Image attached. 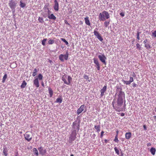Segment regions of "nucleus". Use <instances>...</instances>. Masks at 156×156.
I'll use <instances>...</instances> for the list:
<instances>
[{
	"label": "nucleus",
	"mask_w": 156,
	"mask_h": 156,
	"mask_svg": "<svg viewBox=\"0 0 156 156\" xmlns=\"http://www.w3.org/2000/svg\"><path fill=\"white\" fill-rule=\"evenodd\" d=\"M131 133L130 132L126 133L125 134V137L127 139H129L131 136Z\"/></svg>",
	"instance_id": "nucleus-17"
},
{
	"label": "nucleus",
	"mask_w": 156,
	"mask_h": 156,
	"mask_svg": "<svg viewBox=\"0 0 156 156\" xmlns=\"http://www.w3.org/2000/svg\"><path fill=\"white\" fill-rule=\"evenodd\" d=\"M65 23H67V22H66L65 21Z\"/></svg>",
	"instance_id": "nucleus-61"
},
{
	"label": "nucleus",
	"mask_w": 156,
	"mask_h": 156,
	"mask_svg": "<svg viewBox=\"0 0 156 156\" xmlns=\"http://www.w3.org/2000/svg\"><path fill=\"white\" fill-rule=\"evenodd\" d=\"M96 29H97V30H98L97 28H96Z\"/></svg>",
	"instance_id": "nucleus-62"
},
{
	"label": "nucleus",
	"mask_w": 156,
	"mask_h": 156,
	"mask_svg": "<svg viewBox=\"0 0 156 156\" xmlns=\"http://www.w3.org/2000/svg\"><path fill=\"white\" fill-rule=\"evenodd\" d=\"M114 141L118 143L119 140L118 139V136H117V135H116V136H115V139H114Z\"/></svg>",
	"instance_id": "nucleus-38"
},
{
	"label": "nucleus",
	"mask_w": 156,
	"mask_h": 156,
	"mask_svg": "<svg viewBox=\"0 0 156 156\" xmlns=\"http://www.w3.org/2000/svg\"><path fill=\"white\" fill-rule=\"evenodd\" d=\"M68 54L67 53L66 54L64 55V58L65 60H67L68 59Z\"/></svg>",
	"instance_id": "nucleus-36"
},
{
	"label": "nucleus",
	"mask_w": 156,
	"mask_h": 156,
	"mask_svg": "<svg viewBox=\"0 0 156 156\" xmlns=\"http://www.w3.org/2000/svg\"><path fill=\"white\" fill-rule=\"evenodd\" d=\"M107 85H105L103 88L101 89L100 90L101 94L100 96L101 97L103 96L104 95V93L106 92L107 90Z\"/></svg>",
	"instance_id": "nucleus-13"
},
{
	"label": "nucleus",
	"mask_w": 156,
	"mask_h": 156,
	"mask_svg": "<svg viewBox=\"0 0 156 156\" xmlns=\"http://www.w3.org/2000/svg\"><path fill=\"white\" fill-rule=\"evenodd\" d=\"M136 46L137 48L139 50H140L141 49V48L140 45L138 44L137 43L136 44Z\"/></svg>",
	"instance_id": "nucleus-39"
},
{
	"label": "nucleus",
	"mask_w": 156,
	"mask_h": 156,
	"mask_svg": "<svg viewBox=\"0 0 156 156\" xmlns=\"http://www.w3.org/2000/svg\"><path fill=\"white\" fill-rule=\"evenodd\" d=\"M76 133L75 131H73L70 135L69 137V141L70 142H72L74 141L76 138Z\"/></svg>",
	"instance_id": "nucleus-6"
},
{
	"label": "nucleus",
	"mask_w": 156,
	"mask_h": 156,
	"mask_svg": "<svg viewBox=\"0 0 156 156\" xmlns=\"http://www.w3.org/2000/svg\"><path fill=\"white\" fill-rule=\"evenodd\" d=\"M147 39H146L144 41V44H145L147 43Z\"/></svg>",
	"instance_id": "nucleus-46"
},
{
	"label": "nucleus",
	"mask_w": 156,
	"mask_h": 156,
	"mask_svg": "<svg viewBox=\"0 0 156 156\" xmlns=\"http://www.w3.org/2000/svg\"><path fill=\"white\" fill-rule=\"evenodd\" d=\"M118 133H119V131L118 130H117L116 131V135H117V136H118Z\"/></svg>",
	"instance_id": "nucleus-56"
},
{
	"label": "nucleus",
	"mask_w": 156,
	"mask_h": 156,
	"mask_svg": "<svg viewBox=\"0 0 156 156\" xmlns=\"http://www.w3.org/2000/svg\"><path fill=\"white\" fill-rule=\"evenodd\" d=\"M120 115L121 116H123L124 115V114L123 113H122Z\"/></svg>",
	"instance_id": "nucleus-53"
},
{
	"label": "nucleus",
	"mask_w": 156,
	"mask_h": 156,
	"mask_svg": "<svg viewBox=\"0 0 156 156\" xmlns=\"http://www.w3.org/2000/svg\"><path fill=\"white\" fill-rule=\"evenodd\" d=\"M152 36L154 37H156V30L154 31L152 33Z\"/></svg>",
	"instance_id": "nucleus-40"
},
{
	"label": "nucleus",
	"mask_w": 156,
	"mask_h": 156,
	"mask_svg": "<svg viewBox=\"0 0 156 156\" xmlns=\"http://www.w3.org/2000/svg\"><path fill=\"white\" fill-rule=\"evenodd\" d=\"M150 151L152 155H154L155 154L156 149L154 148L151 147L150 150Z\"/></svg>",
	"instance_id": "nucleus-20"
},
{
	"label": "nucleus",
	"mask_w": 156,
	"mask_h": 156,
	"mask_svg": "<svg viewBox=\"0 0 156 156\" xmlns=\"http://www.w3.org/2000/svg\"><path fill=\"white\" fill-rule=\"evenodd\" d=\"M24 136L25 140L28 142L30 141L32 139V136L31 133L29 132H26L25 133L24 135Z\"/></svg>",
	"instance_id": "nucleus-7"
},
{
	"label": "nucleus",
	"mask_w": 156,
	"mask_h": 156,
	"mask_svg": "<svg viewBox=\"0 0 156 156\" xmlns=\"http://www.w3.org/2000/svg\"><path fill=\"white\" fill-rule=\"evenodd\" d=\"M98 18L100 20L104 21L110 18V15L108 12L104 11L99 13Z\"/></svg>",
	"instance_id": "nucleus-2"
},
{
	"label": "nucleus",
	"mask_w": 156,
	"mask_h": 156,
	"mask_svg": "<svg viewBox=\"0 0 156 156\" xmlns=\"http://www.w3.org/2000/svg\"><path fill=\"white\" fill-rule=\"evenodd\" d=\"M94 35L97 37L100 41H102L103 40V38L101 37L99 32L95 30L94 31Z\"/></svg>",
	"instance_id": "nucleus-8"
},
{
	"label": "nucleus",
	"mask_w": 156,
	"mask_h": 156,
	"mask_svg": "<svg viewBox=\"0 0 156 156\" xmlns=\"http://www.w3.org/2000/svg\"><path fill=\"white\" fill-rule=\"evenodd\" d=\"M8 150L7 148L5 147H4L3 149V153L5 156H7L8 155Z\"/></svg>",
	"instance_id": "nucleus-18"
},
{
	"label": "nucleus",
	"mask_w": 156,
	"mask_h": 156,
	"mask_svg": "<svg viewBox=\"0 0 156 156\" xmlns=\"http://www.w3.org/2000/svg\"><path fill=\"white\" fill-rule=\"evenodd\" d=\"M33 151L34 152V153L37 156H38V152L36 148H34L33 149Z\"/></svg>",
	"instance_id": "nucleus-30"
},
{
	"label": "nucleus",
	"mask_w": 156,
	"mask_h": 156,
	"mask_svg": "<svg viewBox=\"0 0 156 156\" xmlns=\"http://www.w3.org/2000/svg\"><path fill=\"white\" fill-rule=\"evenodd\" d=\"M61 40L65 43L66 45H68L69 44L68 42L64 38H61Z\"/></svg>",
	"instance_id": "nucleus-34"
},
{
	"label": "nucleus",
	"mask_w": 156,
	"mask_h": 156,
	"mask_svg": "<svg viewBox=\"0 0 156 156\" xmlns=\"http://www.w3.org/2000/svg\"><path fill=\"white\" fill-rule=\"evenodd\" d=\"M48 90L49 91V93L50 95V98H51L52 97L53 94V91L52 89L50 87L48 88Z\"/></svg>",
	"instance_id": "nucleus-19"
},
{
	"label": "nucleus",
	"mask_w": 156,
	"mask_h": 156,
	"mask_svg": "<svg viewBox=\"0 0 156 156\" xmlns=\"http://www.w3.org/2000/svg\"><path fill=\"white\" fill-rule=\"evenodd\" d=\"M114 150L115 152V153L118 154L119 155V151L116 147H115L114 148Z\"/></svg>",
	"instance_id": "nucleus-35"
},
{
	"label": "nucleus",
	"mask_w": 156,
	"mask_h": 156,
	"mask_svg": "<svg viewBox=\"0 0 156 156\" xmlns=\"http://www.w3.org/2000/svg\"><path fill=\"white\" fill-rule=\"evenodd\" d=\"M122 82L124 84H126V85H129L131 84V83L129 81H126L124 80H123Z\"/></svg>",
	"instance_id": "nucleus-29"
},
{
	"label": "nucleus",
	"mask_w": 156,
	"mask_h": 156,
	"mask_svg": "<svg viewBox=\"0 0 156 156\" xmlns=\"http://www.w3.org/2000/svg\"><path fill=\"white\" fill-rule=\"evenodd\" d=\"M72 80V78L69 76L64 75L62 77V80L64 81V83L69 85L71 82V81Z\"/></svg>",
	"instance_id": "nucleus-4"
},
{
	"label": "nucleus",
	"mask_w": 156,
	"mask_h": 156,
	"mask_svg": "<svg viewBox=\"0 0 156 156\" xmlns=\"http://www.w3.org/2000/svg\"><path fill=\"white\" fill-rule=\"evenodd\" d=\"M16 3L15 1L12 0H11L9 2V5L10 8L12 10H14V12L15 11V9L16 8Z\"/></svg>",
	"instance_id": "nucleus-5"
},
{
	"label": "nucleus",
	"mask_w": 156,
	"mask_h": 156,
	"mask_svg": "<svg viewBox=\"0 0 156 156\" xmlns=\"http://www.w3.org/2000/svg\"><path fill=\"white\" fill-rule=\"evenodd\" d=\"M154 110H155V112H156V108H155Z\"/></svg>",
	"instance_id": "nucleus-59"
},
{
	"label": "nucleus",
	"mask_w": 156,
	"mask_h": 156,
	"mask_svg": "<svg viewBox=\"0 0 156 156\" xmlns=\"http://www.w3.org/2000/svg\"><path fill=\"white\" fill-rule=\"evenodd\" d=\"M140 33L139 32H138L137 34V39L139 40H140Z\"/></svg>",
	"instance_id": "nucleus-41"
},
{
	"label": "nucleus",
	"mask_w": 156,
	"mask_h": 156,
	"mask_svg": "<svg viewBox=\"0 0 156 156\" xmlns=\"http://www.w3.org/2000/svg\"><path fill=\"white\" fill-rule=\"evenodd\" d=\"M64 55L63 54H61L59 55V60L61 61H64Z\"/></svg>",
	"instance_id": "nucleus-23"
},
{
	"label": "nucleus",
	"mask_w": 156,
	"mask_h": 156,
	"mask_svg": "<svg viewBox=\"0 0 156 156\" xmlns=\"http://www.w3.org/2000/svg\"><path fill=\"white\" fill-rule=\"evenodd\" d=\"M48 17L50 19L53 20H55L56 19V17L52 13L49 15H48Z\"/></svg>",
	"instance_id": "nucleus-15"
},
{
	"label": "nucleus",
	"mask_w": 156,
	"mask_h": 156,
	"mask_svg": "<svg viewBox=\"0 0 156 156\" xmlns=\"http://www.w3.org/2000/svg\"><path fill=\"white\" fill-rule=\"evenodd\" d=\"M67 24H69L68 23H67Z\"/></svg>",
	"instance_id": "nucleus-60"
},
{
	"label": "nucleus",
	"mask_w": 156,
	"mask_h": 156,
	"mask_svg": "<svg viewBox=\"0 0 156 156\" xmlns=\"http://www.w3.org/2000/svg\"><path fill=\"white\" fill-rule=\"evenodd\" d=\"M62 101V99L61 98H58L56 100V101L57 102L61 103Z\"/></svg>",
	"instance_id": "nucleus-37"
},
{
	"label": "nucleus",
	"mask_w": 156,
	"mask_h": 156,
	"mask_svg": "<svg viewBox=\"0 0 156 156\" xmlns=\"http://www.w3.org/2000/svg\"><path fill=\"white\" fill-rule=\"evenodd\" d=\"M73 127H74V128H75V127H74V126L75 125H76V123H75V122H73Z\"/></svg>",
	"instance_id": "nucleus-54"
},
{
	"label": "nucleus",
	"mask_w": 156,
	"mask_h": 156,
	"mask_svg": "<svg viewBox=\"0 0 156 156\" xmlns=\"http://www.w3.org/2000/svg\"><path fill=\"white\" fill-rule=\"evenodd\" d=\"M145 47L147 49H149L151 48V45L149 43H147L145 44Z\"/></svg>",
	"instance_id": "nucleus-24"
},
{
	"label": "nucleus",
	"mask_w": 156,
	"mask_h": 156,
	"mask_svg": "<svg viewBox=\"0 0 156 156\" xmlns=\"http://www.w3.org/2000/svg\"><path fill=\"white\" fill-rule=\"evenodd\" d=\"M129 81L130 83H132L133 81V78L132 77H130L129 78Z\"/></svg>",
	"instance_id": "nucleus-42"
},
{
	"label": "nucleus",
	"mask_w": 156,
	"mask_h": 156,
	"mask_svg": "<svg viewBox=\"0 0 156 156\" xmlns=\"http://www.w3.org/2000/svg\"><path fill=\"white\" fill-rule=\"evenodd\" d=\"M38 150L39 151L40 153L42 155H44L47 152L46 150L44 149L42 147L38 148Z\"/></svg>",
	"instance_id": "nucleus-14"
},
{
	"label": "nucleus",
	"mask_w": 156,
	"mask_h": 156,
	"mask_svg": "<svg viewBox=\"0 0 156 156\" xmlns=\"http://www.w3.org/2000/svg\"><path fill=\"white\" fill-rule=\"evenodd\" d=\"M132 86L133 87H136L137 84L135 83H133Z\"/></svg>",
	"instance_id": "nucleus-45"
},
{
	"label": "nucleus",
	"mask_w": 156,
	"mask_h": 156,
	"mask_svg": "<svg viewBox=\"0 0 156 156\" xmlns=\"http://www.w3.org/2000/svg\"><path fill=\"white\" fill-rule=\"evenodd\" d=\"M107 140H105V143H107Z\"/></svg>",
	"instance_id": "nucleus-57"
},
{
	"label": "nucleus",
	"mask_w": 156,
	"mask_h": 156,
	"mask_svg": "<svg viewBox=\"0 0 156 156\" xmlns=\"http://www.w3.org/2000/svg\"><path fill=\"white\" fill-rule=\"evenodd\" d=\"M151 145V144L150 143H148L147 144V145L148 147L150 146Z\"/></svg>",
	"instance_id": "nucleus-52"
},
{
	"label": "nucleus",
	"mask_w": 156,
	"mask_h": 156,
	"mask_svg": "<svg viewBox=\"0 0 156 156\" xmlns=\"http://www.w3.org/2000/svg\"><path fill=\"white\" fill-rule=\"evenodd\" d=\"M104 25L105 26L107 27L110 24V21H105L104 23Z\"/></svg>",
	"instance_id": "nucleus-25"
},
{
	"label": "nucleus",
	"mask_w": 156,
	"mask_h": 156,
	"mask_svg": "<svg viewBox=\"0 0 156 156\" xmlns=\"http://www.w3.org/2000/svg\"><path fill=\"white\" fill-rule=\"evenodd\" d=\"M27 83L25 80H24L21 85L20 87L21 88H24L26 85H27Z\"/></svg>",
	"instance_id": "nucleus-21"
},
{
	"label": "nucleus",
	"mask_w": 156,
	"mask_h": 156,
	"mask_svg": "<svg viewBox=\"0 0 156 156\" xmlns=\"http://www.w3.org/2000/svg\"><path fill=\"white\" fill-rule=\"evenodd\" d=\"M84 78L86 79H88L89 78V77H88V76L86 75H85L84 76Z\"/></svg>",
	"instance_id": "nucleus-43"
},
{
	"label": "nucleus",
	"mask_w": 156,
	"mask_h": 156,
	"mask_svg": "<svg viewBox=\"0 0 156 156\" xmlns=\"http://www.w3.org/2000/svg\"><path fill=\"white\" fill-rule=\"evenodd\" d=\"M38 72V70L36 69H35L34 71L33 72V73L32 76H35L37 74V73Z\"/></svg>",
	"instance_id": "nucleus-27"
},
{
	"label": "nucleus",
	"mask_w": 156,
	"mask_h": 156,
	"mask_svg": "<svg viewBox=\"0 0 156 156\" xmlns=\"http://www.w3.org/2000/svg\"><path fill=\"white\" fill-rule=\"evenodd\" d=\"M55 41L53 40L50 39L48 42V43L49 44H53L54 43Z\"/></svg>",
	"instance_id": "nucleus-32"
},
{
	"label": "nucleus",
	"mask_w": 156,
	"mask_h": 156,
	"mask_svg": "<svg viewBox=\"0 0 156 156\" xmlns=\"http://www.w3.org/2000/svg\"><path fill=\"white\" fill-rule=\"evenodd\" d=\"M43 78V76L41 74H39L38 76V77L36 78L33 81V83L36 87H39V82L38 80H42Z\"/></svg>",
	"instance_id": "nucleus-3"
},
{
	"label": "nucleus",
	"mask_w": 156,
	"mask_h": 156,
	"mask_svg": "<svg viewBox=\"0 0 156 156\" xmlns=\"http://www.w3.org/2000/svg\"><path fill=\"white\" fill-rule=\"evenodd\" d=\"M20 6L22 8L24 7L26 5V4L25 3H23L22 1H20Z\"/></svg>",
	"instance_id": "nucleus-26"
},
{
	"label": "nucleus",
	"mask_w": 156,
	"mask_h": 156,
	"mask_svg": "<svg viewBox=\"0 0 156 156\" xmlns=\"http://www.w3.org/2000/svg\"><path fill=\"white\" fill-rule=\"evenodd\" d=\"M120 15L122 17H123L124 16V14L123 12H121L120 13Z\"/></svg>",
	"instance_id": "nucleus-47"
},
{
	"label": "nucleus",
	"mask_w": 156,
	"mask_h": 156,
	"mask_svg": "<svg viewBox=\"0 0 156 156\" xmlns=\"http://www.w3.org/2000/svg\"><path fill=\"white\" fill-rule=\"evenodd\" d=\"M54 5L53 6V8L55 11H58L59 10V5L58 2L57 0H55Z\"/></svg>",
	"instance_id": "nucleus-12"
},
{
	"label": "nucleus",
	"mask_w": 156,
	"mask_h": 156,
	"mask_svg": "<svg viewBox=\"0 0 156 156\" xmlns=\"http://www.w3.org/2000/svg\"><path fill=\"white\" fill-rule=\"evenodd\" d=\"M96 136V135L94 133L92 135V137H93V138L94 139Z\"/></svg>",
	"instance_id": "nucleus-50"
},
{
	"label": "nucleus",
	"mask_w": 156,
	"mask_h": 156,
	"mask_svg": "<svg viewBox=\"0 0 156 156\" xmlns=\"http://www.w3.org/2000/svg\"><path fill=\"white\" fill-rule=\"evenodd\" d=\"M47 40V38H45L42 41H41V43H42V44L43 45V46H45V42Z\"/></svg>",
	"instance_id": "nucleus-33"
},
{
	"label": "nucleus",
	"mask_w": 156,
	"mask_h": 156,
	"mask_svg": "<svg viewBox=\"0 0 156 156\" xmlns=\"http://www.w3.org/2000/svg\"><path fill=\"white\" fill-rule=\"evenodd\" d=\"M143 127H144V130H146V129H146V126L145 125H144L143 126Z\"/></svg>",
	"instance_id": "nucleus-49"
},
{
	"label": "nucleus",
	"mask_w": 156,
	"mask_h": 156,
	"mask_svg": "<svg viewBox=\"0 0 156 156\" xmlns=\"http://www.w3.org/2000/svg\"><path fill=\"white\" fill-rule=\"evenodd\" d=\"M94 128L97 130V131L98 132H99L100 130V125L95 126Z\"/></svg>",
	"instance_id": "nucleus-22"
},
{
	"label": "nucleus",
	"mask_w": 156,
	"mask_h": 156,
	"mask_svg": "<svg viewBox=\"0 0 156 156\" xmlns=\"http://www.w3.org/2000/svg\"><path fill=\"white\" fill-rule=\"evenodd\" d=\"M38 20L39 21L40 23H44V22L43 19L42 17H39L38 19Z\"/></svg>",
	"instance_id": "nucleus-31"
},
{
	"label": "nucleus",
	"mask_w": 156,
	"mask_h": 156,
	"mask_svg": "<svg viewBox=\"0 0 156 156\" xmlns=\"http://www.w3.org/2000/svg\"><path fill=\"white\" fill-rule=\"evenodd\" d=\"M85 108V107L84 105H81L80 108L78 109L77 111V115H79L80 113H81L83 111Z\"/></svg>",
	"instance_id": "nucleus-11"
},
{
	"label": "nucleus",
	"mask_w": 156,
	"mask_h": 156,
	"mask_svg": "<svg viewBox=\"0 0 156 156\" xmlns=\"http://www.w3.org/2000/svg\"><path fill=\"white\" fill-rule=\"evenodd\" d=\"M154 119L156 121V116H153Z\"/></svg>",
	"instance_id": "nucleus-55"
},
{
	"label": "nucleus",
	"mask_w": 156,
	"mask_h": 156,
	"mask_svg": "<svg viewBox=\"0 0 156 156\" xmlns=\"http://www.w3.org/2000/svg\"><path fill=\"white\" fill-rule=\"evenodd\" d=\"M124 97V92L121 91H120L118 95V98L117 99V102L115 101V100L114 99L112 102V105L113 108L115 109V110L117 112H120L121 111H124L125 109V105L123 107H122L123 103V97Z\"/></svg>",
	"instance_id": "nucleus-1"
},
{
	"label": "nucleus",
	"mask_w": 156,
	"mask_h": 156,
	"mask_svg": "<svg viewBox=\"0 0 156 156\" xmlns=\"http://www.w3.org/2000/svg\"><path fill=\"white\" fill-rule=\"evenodd\" d=\"M70 156H74V155L73 154H71Z\"/></svg>",
	"instance_id": "nucleus-58"
},
{
	"label": "nucleus",
	"mask_w": 156,
	"mask_h": 156,
	"mask_svg": "<svg viewBox=\"0 0 156 156\" xmlns=\"http://www.w3.org/2000/svg\"><path fill=\"white\" fill-rule=\"evenodd\" d=\"M7 78V74H4V76L3 77V78L2 79V82L3 83H4L5 82V81L6 79Z\"/></svg>",
	"instance_id": "nucleus-28"
},
{
	"label": "nucleus",
	"mask_w": 156,
	"mask_h": 156,
	"mask_svg": "<svg viewBox=\"0 0 156 156\" xmlns=\"http://www.w3.org/2000/svg\"><path fill=\"white\" fill-rule=\"evenodd\" d=\"M84 20L85 21V23L88 26H90V21L89 20V18L88 17H85L84 18Z\"/></svg>",
	"instance_id": "nucleus-16"
},
{
	"label": "nucleus",
	"mask_w": 156,
	"mask_h": 156,
	"mask_svg": "<svg viewBox=\"0 0 156 156\" xmlns=\"http://www.w3.org/2000/svg\"><path fill=\"white\" fill-rule=\"evenodd\" d=\"M41 85L43 87H44V83L42 81L41 82Z\"/></svg>",
	"instance_id": "nucleus-51"
},
{
	"label": "nucleus",
	"mask_w": 156,
	"mask_h": 156,
	"mask_svg": "<svg viewBox=\"0 0 156 156\" xmlns=\"http://www.w3.org/2000/svg\"><path fill=\"white\" fill-rule=\"evenodd\" d=\"M98 57L100 60L105 65L106 64L105 60L106 58L104 54H103L102 55H99Z\"/></svg>",
	"instance_id": "nucleus-9"
},
{
	"label": "nucleus",
	"mask_w": 156,
	"mask_h": 156,
	"mask_svg": "<svg viewBox=\"0 0 156 156\" xmlns=\"http://www.w3.org/2000/svg\"><path fill=\"white\" fill-rule=\"evenodd\" d=\"M48 9V15H50V13H51V12Z\"/></svg>",
	"instance_id": "nucleus-48"
},
{
	"label": "nucleus",
	"mask_w": 156,
	"mask_h": 156,
	"mask_svg": "<svg viewBox=\"0 0 156 156\" xmlns=\"http://www.w3.org/2000/svg\"><path fill=\"white\" fill-rule=\"evenodd\" d=\"M51 62V61L50 60V62Z\"/></svg>",
	"instance_id": "nucleus-63"
},
{
	"label": "nucleus",
	"mask_w": 156,
	"mask_h": 156,
	"mask_svg": "<svg viewBox=\"0 0 156 156\" xmlns=\"http://www.w3.org/2000/svg\"><path fill=\"white\" fill-rule=\"evenodd\" d=\"M104 133V131H101V138H102Z\"/></svg>",
	"instance_id": "nucleus-44"
},
{
	"label": "nucleus",
	"mask_w": 156,
	"mask_h": 156,
	"mask_svg": "<svg viewBox=\"0 0 156 156\" xmlns=\"http://www.w3.org/2000/svg\"><path fill=\"white\" fill-rule=\"evenodd\" d=\"M93 61L94 63L96 65V66L97 69V70H99L100 69V66L98 59L94 58H93Z\"/></svg>",
	"instance_id": "nucleus-10"
}]
</instances>
